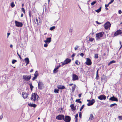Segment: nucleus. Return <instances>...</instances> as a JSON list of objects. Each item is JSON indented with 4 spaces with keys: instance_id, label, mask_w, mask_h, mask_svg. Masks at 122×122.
Wrapping results in <instances>:
<instances>
[{
    "instance_id": "f257e3e1",
    "label": "nucleus",
    "mask_w": 122,
    "mask_h": 122,
    "mask_svg": "<svg viewBox=\"0 0 122 122\" xmlns=\"http://www.w3.org/2000/svg\"><path fill=\"white\" fill-rule=\"evenodd\" d=\"M104 32H101L99 33H97L96 34V39L97 40H99L101 37H102Z\"/></svg>"
},
{
    "instance_id": "f03ea898",
    "label": "nucleus",
    "mask_w": 122,
    "mask_h": 122,
    "mask_svg": "<svg viewBox=\"0 0 122 122\" xmlns=\"http://www.w3.org/2000/svg\"><path fill=\"white\" fill-rule=\"evenodd\" d=\"M71 61V60L68 58H66L64 62H61V63H62V66H64L65 64H67L70 63Z\"/></svg>"
},
{
    "instance_id": "7ed1b4c3",
    "label": "nucleus",
    "mask_w": 122,
    "mask_h": 122,
    "mask_svg": "<svg viewBox=\"0 0 122 122\" xmlns=\"http://www.w3.org/2000/svg\"><path fill=\"white\" fill-rule=\"evenodd\" d=\"M31 76H28L27 75H23V79L25 81H29L31 78Z\"/></svg>"
},
{
    "instance_id": "20e7f679",
    "label": "nucleus",
    "mask_w": 122,
    "mask_h": 122,
    "mask_svg": "<svg viewBox=\"0 0 122 122\" xmlns=\"http://www.w3.org/2000/svg\"><path fill=\"white\" fill-rule=\"evenodd\" d=\"M71 120V117L68 116H66L64 117V121L66 122H70Z\"/></svg>"
},
{
    "instance_id": "39448f33",
    "label": "nucleus",
    "mask_w": 122,
    "mask_h": 122,
    "mask_svg": "<svg viewBox=\"0 0 122 122\" xmlns=\"http://www.w3.org/2000/svg\"><path fill=\"white\" fill-rule=\"evenodd\" d=\"M33 97L34 98V102H35L36 101H37L39 100V97L36 93H34L33 95Z\"/></svg>"
},
{
    "instance_id": "423d86ee",
    "label": "nucleus",
    "mask_w": 122,
    "mask_h": 122,
    "mask_svg": "<svg viewBox=\"0 0 122 122\" xmlns=\"http://www.w3.org/2000/svg\"><path fill=\"white\" fill-rule=\"evenodd\" d=\"M15 26L18 27H22L23 26V24L22 22H19L16 20L15 22Z\"/></svg>"
},
{
    "instance_id": "0eeeda50",
    "label": "nucleus",
    "mask_w": 122,
    "mask_h": 122,
    "mask_svg": "<svg viewBox=\"0 0 122 122\" xmlns=\"http://www.w3.org/2000/svg\"><path fill=\"white\" fill-rule=\"evenodd\" d=\"M111 24L109 22H107L104 24V28L105 29L107 30L111 26Z\"/></svg>"
},
{
    "instance_id": "6e6552de",
    "label": "nucleus",
    "mask_w": 122,
    "mask_h": 122,
    "mask_svg": "<svg viewBox=\"0 0 122 122\" xmlns=\"http://www.w3.org/2000/svg\"><path fill=\"white\" fill-rule=\"evenodd\" d=\"M44 84L41 81L38 82V88L39 89L41 90L42 89V87L43 86Z\"/></svg>"
},
{
    "instance_id": "1a4fd4ad",
    "label": "nucleus",
    "mask_w": 122,
    "mask_h": 122,
    "mask_svg": "<svg viewBox=\"0 0 122 122\" xmlns=\"http://www.w3.org/2000/svg\"><path fill=\"white\" fill-rule=\"evenodd\" d=\"M92 63L91 60L89 58H87L85 62V64L88 66H90L91 65Z\"/></svg>"
},
{
    "instance_id": "9d476101",
    "label": "nucleus",
    "mask_w": 122,
    "mask_h": 122,
    "mask_svg": "<svg viewBox=\"0 0 122 122\" xmlns=\"http://www.w3.org/2000/svg\"><path fill=\"white\" fill-rule=\"evenodd\" d=\"M64 117V116L63 115H59L56 117V119L58 120H61L63 119Z\"/></svg>"
},
{
    "instance_id": "9b49d317",
    "label": "nucleus",
    "mask_w": 122,
    "mask_h": 122,
    "mask_svg": "<svg viewBox=\"0 0 122 122\" xmlns=\"http://www.w3.org/2000/svg\"><path fill=\"white\" fill-rule=\"evenodd\" d=\"M72 80L73 81H75L78 79V76L74 74H72Z\"/></svg>"
},
{
    "instance_id": "f8f14e48",
    "label": "nucleus",
    "mask_w": 122,
    "mask_h": 122,
    "mask_svg": "<svg viewBox=\"0 0 122 122\" xmlns=\"http://www.w3.org/2000/svg\"><path fill=\"white\" fill-rule=\"evenodd\" d=\"M122 33V32L121 30H117L115 32L114 34V36H116L119 35L121 34Z\"/></svg>"
},
{
    "instance_id": "ddd939ff",
    "label": "nucleus",
    "mask_w": 122,
    "mask_h": 122,
    "mask_svg": "<svg viewBox=\"0 0 122 122\" xmlns=\"http://www.w3.org/2000/svg\"><path fill=\"white\" fill-rule=\"evenodd\" d=\"M51 37H48L46 39V40L44 41V42L46 43H49L51 42Z\"/></svg>"
},
{
    "instance_id": "4468645a",
    "label": "nucleus",
    "mask_w": 122,
    "mask_h": 122,
    "mask_svg": "<svg viewBox=\"0 0 122 122\" xmlns=\"http://www.w3.org/2000/svg\"><path fill=\"white\" fill-rule=\"evenodd\" d=\"M109 100L112 101H116L117 102L118 100L114 96L111 97L109 99Z\"/></svg>"
},
{
    "instance_id": "2eb2a0df",
    "label": "nucleus",
    "mask_w": 122,
    "mask_h": 122,
    "mask_svg": "<svg viewBox=\"0 0 122 122\" xmlns=\"http://www.w3.org/2000/svg\"><path fill=\"white\" fill-rule=\"evenodd\" d=\"M95 100L94 99H92L91 100L89 103L87 104V105L88 106H90L92 105L95 102Z\"/></svg>"
},
{
    "instance_id": "dca6fc26",
    "label": "nucleus",
    "mask_w": 122,
    "mask_h": 122,
    "mask_svg": "<svg viewBox=\"0 0 122 122\" xmlns=\"http://www.w3.org/2000/svg\"><path fill=\"white\" fill-rule=\"evenodd\" d=\"M38 75V73L37 72V71H36L34 74V77L32 79V80L33 81H34L35 79H36Z\"/></svg>"
},
{
    "instance_id": "f3484780",
    "label": "nucleus",
    "mask_w": 122,
    "mask_h": 122,
    "mask_svg": "<svg viewBox=\"0 0 122 122\" xmlns=\"http://www.w3.org/2000/svg\"><path fill=\"white\" fill-rule=\"evenodd\" d=\"M98 98L101 100H105L106 98V97L104 95H100L98 97Z\"/></svg>"
},
{
    "instance_id": "a211bd4d",
    "label": "nucleus",
    "mask_w": 122,
    "mask_h": 122,
    "mask_svg": "<svg viewBox=\"0 0 122 122\" xmlns=\"http://www.w3.org/2000/svg\"><path fill=\"white\" fill-rule=\"evenodd\" d=\"M25 62L26 63V65H27L29 63V59L27 57L25 58L24 59Z\"/></svg>"
},
{
    "instance_id": "6ab92c4d",
    "label": "nucleus",
    "mask_w": 122,
    "mask_h": 122,
    "mask_svg": "<svg viewBox=\"0 0 122 122\" xmlns=\"http://www.w3.org/2000/svg\"><path fill=\"white\" fill-rule=\"evenodd\" d=\"M57 87L58 89H63L65 88V87L64 86L58 85L57 86Z\"/></svg>"
},
{
    "instance_id": "aec40b11",
    "label": "nucleus",
    "mask_w": 122,
    "mask_h": 122,
    "mask_svg": "<svg viewBox=\"0 0 122 122\" xmlns=\"http://www.w3.org/2000/svg\"><path fill=\"white\" fill-rule=\"evenodd\" d=\"M22 95L23 97L25 99L27 98L28 97V94L27 93H25L24 92L22 93Z\"/></svg>"
},
{
    "instance_id": "412c9836",
    "label": "nucleus",
    "mask_w": 122,
    "mask_h": 122,
    "mask_svg": "<svg viewBox=\"0 0 122 122\" xmlns=\"http://www.w3.org/2000/svg\"><path fill=\"white\" fill-rule=\"evenodd\" d=\"M28 105L31 107H33L34 108L36 106V104L33 103L31 104L29 103L28 104Z\"/></svg>"
},
{
    "instance_id": "4be33fe9",
    "label": "nucleus",
    "mask_w": 122,
    "mask_h": 122,
    "mask_svg": "<svg viewBox=\"0 0 122 122\" xmlns=\"http://www.w3.org/2000/svg\"><path fill=\"white\" fill-rule=\"evenodd\" d=\"M70 107L72 110L74 111L75 110L76 108L74 107L73 104H71Z\"/></svg>"
},
{
    "instance_id": "5701e85b",
    "label": "nucleus",
    "mask_w": 122,
    "mask_h": 122,
    "mask_svg": "<svg viewBox=\"0 0 122 122\" xmlns=\"http://www.w3.org/2000/svg\"><path fill=\"white\" fill-rule=\"evenodd\" d=\"M76 87V85L75 84L72 87L71 91L72 92H74V91L75 89V87Z\"/></svg>"
},
{
    "instance_id": "b1692460",
    "label": "nucleus",
    "mask_w": 122,
    "mask_h": 122,
    "mask_svg": "<svg viewBox=\"0 0 122 122\" xmlns=\"http://www.w3.org/2000/svg\"><path fill=\"white\" fill-rule=\"evenodd\" d=\"M98 69L97 70L96 72V79L97 80L99 76L98 74Z\"/></svg>"
},
{
    "instance_id": "393cba45",
    "label": "nucleus",
    "mask_w": 122,
    "mask_h": 122,
    "mask_svg": "<svg viewBox=\"0 0 122 122\" xmlns=\"http://www.w3.org/2000/svg\"><path fill=\"white\" fill-rule=\"evenodd\" d=\"M116 62V61L114 60H112V61H111L109 62L108 64V66H109L110 65L112 64L115 63Z\"/></svg>"
},
{
    "instance_id": "a878e982",
    "label": "nucleus",
    "mask_w": 122,
    "mask_h": 122,
    "mask_svg": "<svg viewBox=\"0 0 122 122\" xmlns=\"http://www.w3.org/2000/svg\"><path fill=\"white\" fill-rule=\"evenodd\" d=\"M102 7H100L98 9L96 10L95 11L97 13H99L100 12L101 9Z\"/></svg>"
},
{
    "instance_id": "bb28decb",
    "label": "nucleus",
    "mask_w": 122,
    "mask_h": 122,
    "mask_svg": "<svg viewBox=\"0 0 122 122\" xmlns=\"http://www.w3.org/2000/svg\"><path fill=\"white\" fill-rule=\"evenodd\" d=\"M93 117L92 114H91L90 115V117L89 118V119L90 120H92L93 118Z\"/></svg>"
},
{
    "instance_id": "cd10ccee",
    "label": "nucleus",
    "mask_w": 122,
    "mask_h": 122,
    "mask_svg": "<svg viewBox=\"0 0 122 122\" xmlns=\"http://www.w3.org/2000/svg\"><path fill=\"white\" fill-rule=\"evenodd\" d=\"M59 90L58 89H55L54 90V92L55 93H59Z\"/></svg>"
},
{
    "instance_id": "c85d7f7f",
    "label": "nucleus",
    "mask_w": 122,
    "mask_h": 122,
    "mask_svg": "<svg viewBox=\"0 0 122 122\" xmlns=\"http://www.w3.org/2000/svg\"><path fill=\"white\" fill-rule=\"evenodd\" d=\"M58 71V70L55 68L53 70V73H57Z\"/></svg>"
},
{
    "instance_id": "c756f323",
    "label": "nucleus",
    "mask_w": 122,
    "mask_h": 122,
    "mask_svg": "<svg viewBox=\"0 0 122 122\" xmlns=\"http://www.w3.org/2000/svg\"><path fill=\"white\" fill-rule=\"evenodd\" d=\"M79 47V46H77L76 45L74 47V49L75 51L77 50L78 48Z\"/></svg>"
},
{
    "instance_id": "7c9ffc66",
    "label": "nucleus",
    "mask_w": 122,
    "mask_h": 122,
    "mask_svg": "<svg viewBox=\"0 0 122 122\" xmlns=\"http://www.w3.org/2000/svg\"><path fill=\"white\" fill-rule=\"evenodd\" d=\"M29 85L31 90H32L33 88V86L32 85V84L31 83H30Z\"/></svg>"
},
{
    "instance_id": "2f4dec72",
    "label": "nucleus",
    "mask_w": 122,
    "mask_h": 122,
    "mask_svg": "<svg viewBox=\"0 0 122 122\" xmlns=\"http://www.w3.org/2000/svg\"><path fill=\"white\" fill-rule=\"evenodd\" d=\"M80 99H76V102H79V103H81V101H80Z\"/></svg>"
},
{
    "instance_id": "473e14b6",
    "label": "nucleus",
    "mask_w": 122,
    "mask_h": 122,
    "mask_svg": "<svg viewBox=\"0 0 122 122\" xmlns=\"http://www.w3.org/2000/svg\"><path fill=\"white\" fill-rule=\"evenodd\" d=\"M55 28V26H53L52 27H51L50 29V30H53Z\"/></svg>"
},
{
    "instance_id": "72a5a7b5",
    "label": "nucleus",
    "mask_w": 122,
    "mask_h": 122,
    "mask_svg": "<svg viewBox=\"0 0 122 122\" xmlns=\"http://www.w3.org/2000/svg\"><path fill=\"white\" fill-rule=\"evenodd\" d=\"M11 6L12 8H13L15 6V5L13 2H12L11 3Z\"/></svg>"
},
{
    "instance_id": "f704fd0d",
    "label": "nucleus",
    "mask_w": 122,
    "mask_h": 122,
    "mask_svg": "<svg viewBox=\"0 0 122 122\" xmlns=\"http://www.w3.org/2000/svg\"><path fill=\"white\" fill-rule=\"evenodd\" d=\"M75 63L76 64L78 65H79L80 64V62H79L78 60H76V61Z\"/></svg>"
},
{
    "instance_id": "c9c22d12",
    "label": "nucleus",
    "mask_w": 122,
    "mask_h": 122,
    "mask_svg": "<svg viewBox=\"0 0 122 122\" xmlns=\"http://www.w3.org/2000/svg\"><path fill=\"white\" fill-rule=\"evenodd\" d=\"M17 61L15 60H13L12 61V64H14Z\"/></svg>"
},
{
    "instance_id": "e433bc0d",
    "label": "nucleus",
    "mask_w": 122,
    "mask_h": 122,
    "mask_svg": "<svg viewBox=\"0 0 122 122\" xmlns=\"http://www.w3.org/2000/svg\"><path fill=\"white\" fill-rule=\"evenodd\" d=\"M96 2V1H95L91 3V5H94Z\"/></svg>"
},
{
    "instance_id": "4c0bfd02",
    "label": "nucleus",
    "mask_w": 122,
    "mask_h": 122,
    "mask_svg": "<svg viewBox=\"0 0 122 122\" xmlns=\"http://www.w3.org/2000/svg\"><path fill=\"white\" fill-rule=\"evenodd\" d=\"M94 40V39L93 38H90L89 40L90 41L92 42Z\"/></svg>"
},
{
    "instance_id": "58836bf2",
    "label": "nucleus",
    "mask_w": 122,
    "mask_h": 122,
    "mask_svg": "<svg viewBox=\"0 0 122 122\" xmlns=\"http://www.w3.org/2000/svg\"><path fill=\"white\" fill-rule=\"evenodd\" d=\"M115 105H117V104L116 103H113V104H111L110 105V107H112Z\"/></svg>"
},
{
    "instance_id": "ea45409f",
    "label": "nucleus",
    "mask_w": 122,
    "mask_h": 122,
    "mask_svg": "<svg viewBox=\"0 0 122 122\" xmlns=\"http://www.w3.org/2000/svg\"><path fill=\"white\" fill-rule=\"evenodd\" d=\"M35 23L36 24H38V20L37 18L36 19V20H35Z\"/></svg>"
},
{
    "instance_id": "a19ab883",
    "label": "nucleus",
    "mask_w": 122,
    "mask_h": 122,
    "mask_svg": "<svg viewBox=\"0 0 122 122\" xmlns=\"http://www.w3.org/2000/svg\"><path fill=\"white\" fill-rule=\"evenodd\" d=\"M84 106V105H83L82 106V107H81V108L80 109V111L81 112V111L82 109H83Z\"/></svg>"
},
{
    "instance_id": "79ce46f5",
    "label": "nucleus",
    "mask_w": 122,
    "mask_h": 122,
    "mask_svg": "<svg viewBox=\"0 0 122 122\" xmlns=\"http://www.w3.org/2000/svg\"><path fill=\"white\" fill-rule=\"evenodd\" d=\"M33 94H32L30 98V99L31 100H32L33 101H34V99L33 98Z\"/></svg>"
},
{
    "instance_id": "37998d69",
    "label": "nucleus",
    "mask_w": 122,
    "mask_h": 122,
    "mask_svg": "<svg viewBox=\"0 0 122 122\" xmlns=\"http://www.w3.org/2000/svg\"><path fill=\"white\" fill-rule=\"evenodd\" d=\"M94 58H98V54H95V55Z\"/></svg>"
},
{
    "instance_id": "c03bdc74",
    "label": "nucleus",
    "mask_w": 122,
    "mask_h": 122,
    "mask_svg": "<svg viewBox=\"0 0 122 122\" xmlns=\"http://www.w3.org/2000/svg\"><path fill=\"white\" fill-rule=\"evenodd\" d=\"M118 118L120 120H122V116H119L118 117Z\"/></svg>"
},
{
    "instance_id": "a18cd8bd",
    "label": "nucleus",
    "mask_w": 122,
    "mask_h": 122,
    "mask_svg": "<svg viewBox=\"0 0 122 122\" xmlns=\"http://www.w3.org/2000/svg\"><path fill=\"white\" fill-rule=\"evenodd\" d=\"M17 55H18V56H19V58H20V59H22V58L21 57L20 55H19L18 53V52H17Z\"/></svg>"
},
{
    "instance_id": "49530a36",
    "label": "nucleus",
    "mask_w": 122,
    "mask_h": 122,
    "mask_svg": "<svg viewBox=\"0 0 122 122\" xmlns=\"http://www.w3.org/2000/svg\"><path fill=\"white\" fill-rule=\"evenodd\" d=\"M81 112H79V117L80 118H81Z\"/></svg>"
},
{
    "instance_id": "de8ad7c7",
    "label": "nucleus",
    "mask_w": 122,
    "mask_h": 122,
    "mask_svg": "<svg viewBox=\"0 0 122 122\" xmlns=\"http://www.w3.org/2000/svg\"><path fill=\"white\" fill-rule=\"evenodd\" d=\"M72 29L70 28L69 29V33H72Z\"/></svg>"
},
{
    "instance_id": "09e8293b",
    "label": "nucleus",
    "mask_w": 122,
    "mask_h": 122,
    "mask_svg": "<svg viewBox=\"0 0 122 122\" xmlns=\"http://www.w3.org/2000/svg\"><path fill=\"white\" fill-rule=\"evenodd\" d=\"M48 46L47 43H46L44 45V46L45 47H47Z\"/></svg>"
},
{
    "instance_id": "8fccbe9b",
    "label": "nucleus",
    "mask_w": 122,
    "mask_h": 122,
    "mask_svg": "<svg viewBox=\"0 0 122 122\" xmlns=\"http://www.w3.org/2000/svg\"><path fill=\"white\" fill-rule=\"evenodd\" d=\"M114 1V0H111L110 2L109 3V4H111Z\"/></svg>"
},
{
    "instance_id": "3c124183",
    "label": "nucleus",
    "mask_w": 122,
    "mask_h": 122,
    "mask_svg": "<svg viewBox=\"0 0 122 122\" xmlns=\"http://www.w3.org/2000/svg\"><path fill=\"white\" fill-rule=\"evenodd\" d=\"M21 10L22 11H23L24 13H25V10L23 8H22L21 9Z\"/></svg>"
},
{
    "instance_id": "603ef678",
    "label": "nucleus",
    "mask_w": 122,
    "mask_h": 122,
    "mask_svg": "<svg viewBox=\"0 0 122 122\" xmlns=\"http://www.w3.org/2000/svg\"><path fill=\"white\" fill-rule=\"evenodd\" d=\"M80 55L82 57H83L84 56V54L83 53H81L80 54Z\"/></svg>"
},
{
    "instance_id": "864d4df0",
    "label": "nucleus",
    "mask_w": 122,
    "mask_h": 122,
    "mask_svg": "<svg viewBox=\"0 0 122 122\" xmlns=\"http://www.w3.org/2000/svg\"><path fill=\"white\" fill-rule=\"evenodd\" d=\"M78 115L77 114L75 116V118L76 119L77 118V117H78Z\"/></svg>"
},
{
    "instance_id": "5fc2aeb1",
    "label": "nucleus",
    "mask_w": 122,
    "mask_h": 122,
    "mask_svg": "<svg viewBox=\"0 0 122 122\" xmlns=\"http://www.w3.org/2000/svg\"><path fill=\"white\" fill-rule=\"evenodd\" d=\"M110 4H109V3L107 4H107H106L105 5V7L106 8V7H108L109 5Z\"/></svg>"
},
{
    "instance_id": "6e6d98bb",
    "label": "nucleus",
    "mask_w": 122,
    "mask_h": 122,
    "mask_svg": "<svg viewBox=\"0 0 122 122\" xmlns=\"http://www.w3.org/2000/svg\"><path fill=\"white\" fill-rule=\"evenodd\" d=\"M96 22L97 24H99L101 23L97 21H96Z\"/></svg>"
},
{
    "instance_id": "4d7b16f0",
    "label": "nucleus",
    "mask_w": 122,
    "mask_h": 122,
    "mask_svg": "<svg viewBox=\"0 0 122 122\" xmlns=\"http://www.w3.org/2000/svg\"><path fill=\"white\" fill-rule=\"evenodd\" d=\"M122 11L121 10H119L118 11V13L119 14H121L122 13Z\"/></svg>"
},
{
    "instance_id": "13d9d810",
    "label": "nucleus",
    "mask_w": 122,
    "mask_h": 122,
    "mask_svg": "<svg viewBox=\"0 0 122 122\" xmlns=\"http://www.w3.org/2000/svg\"><path fill=\"white\" fill-rule=\"evenodd\" d=\"M81 94H79L78 95V96L79 97H80L81 96Z\"/></svg>"
},
{
    "instance_id": "bf43d9fd",
    "label": "nucleus",
    "mask_w": 122,
    "mask_h": 122,
    "mask_svg": "<svg viewBox=\"0 0 122 122\" xmlns=\"http://www.w3.org/2000/svg\"><path fill=\"white\" fill-rule=\"evenodd\" d=\"M7 34V37H8V36L10 35V33H8Z\"/></svg>"
},
{
    "instance_id": "052dcab7",
    "label": "nucleus",
    "mask_w": 122,
    "mask_h": 122,
    "mask_svg": "<svg viewBox=\"0 0 122 122\" xmlns=\"http://www.w3.org/2000/svg\"><path fill=\"white\" fill-rule=\"evenodd\" d=\"M33 71V69H31L30 71V72H32Z\"/></svg>"
},
{
    "instance_id": "680f3d73",
    "label": "nucleus",
    "mask_w": 122,
    "mask_h": 122,
    "mask_svg": "<svg viewBox=\"0 0 122 122\" xmlns=\"http://www.w3.org/2000/svg\"><path fill=\"white\" fill-rule=\"evenodd\" d=\"M75 56V54H73L71 56V57H74Z\"/></svg>"
},
{
    "instance_id": "e2e57ef3",
    "label": "nucleus",
    "mask_w": 122,
    "mask_h": 122,
    "mask_svg": "<svg viewBox=\"0 0 122 122\" xmlns=\"http://www.w3.org/2000/svg\"><path fill=\"white\" fill-rule=\"evenodd\" d=\"M56 69L58 70V68H59V67H58V66L56 67L55 68Z\"/></svg>"
},
{
    "instance_id": "0e129e2a",
    "label": "nucleus",
    "mask_w": 122,
    "mask_h": 122,
    "mask_svg": "<svg viewBox=\"0 0 122 122\" xmlns=\"http://www.w3.org/2000/svg\"><path fill=\"white\" fill-rule=\"evenodd\" d=\"M10 47H11V48H12V47H13V45H10Z\"/></svg>"
},
{
    "instance_id": "69168bd1",
    "label": "nucleus",
    "mask_w": 122,
    "mask_h": 122,
    "mask_svg": "<svg viewBox=\"0 0 122 122\" xmlns=\"http://www.w3.org/2000/svg\"><path fill=\"white\" fill-rule=\"evenodd\" d=\"M29 15H31L30 11L29 12Z\"/></svg>"
},
{
    "instance_id": "338daca9",
    "label": "nucleus",
    "mask_w": 122,
    "mask_h": 122,
    "mask_svg": "<svg viewBox=\"0 0 122 122\" xmlns=\"http://www.w3.org/2000/svg\"><path fill=\"white\" fill-rule=\"evenodd\" d=\"M77 118L76 119V120H75V122H77Z\"/></svg>"
},
{
    "instance_id": "774afa93",
    "label": "nucleus",
    "mask_w": 122,
    "mask_h": 122,
    "mask_svg": "<svg viewBox=\"0 0 122 122\" xmlns=\"http://www.w3.org/2000/svg\"><path fill=\"white\" fill-rule=\"evenodd\" d=\"M73 83L70 84H69V86H71L72 85H73Z\"/></svg>"
}]
</instances>
